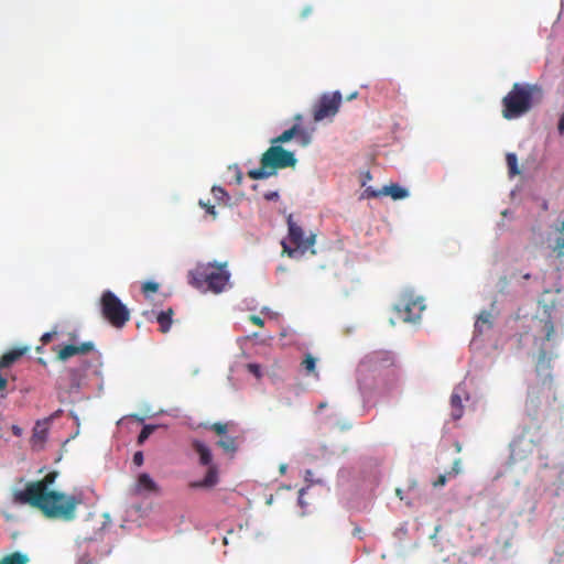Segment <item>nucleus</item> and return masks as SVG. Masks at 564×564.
Returning <instances> with one entry per match:
<instances>
[{
  "label": "nucleus",
  "mask_w": 564,
  "mask_h": 564,
  "mask_svg": "<svg viewBox=\"0 0 564 564\" xmlns=\"http://www.w3.org/2000/svg\"><path fill=\"white\" fill-rule=\"evenodd\" d=\"M132 460L135 466L140 467L144 460L142 452H135Z\"/></svg>",
  "instance_id": "obj_37"
},
{
  "label": "nucleus",
  "mask_w": 564,
  "mask_h": 564,
  "mask_svg": "<svg viewBox=\"0 0 564 564\" xmlns=\"http://www.w3.org/2000/svg\"><path fill=\"white\" fill-rule=\"evenodd\" d=\"M288 225L290 241L295 245L297 249L306 251L314 245L315 236L311 235L310 237L304 238L303 229L292 220V216H289Z\"/></svg>",
  "instance_id": "obj_11"
},
{
  "label": "nucleus",
  "mask_w": 564,
  "mask_h": 564,
  "mask_svg": "<svg viewBox=\"0 0 564 564\" xmlns=\"http://www.w3.org/2000/svg\"><path fill=\"white\" fill-rule=\"evenodd\" d=\"M464 414V406L460 395L454 391L451 395V416L453 420H459Z\"/></svg>",
  "instance_id": "obj_18"
},
{
  "label": "nucleus",
  "mask_w": 564,
  "mask_h": 564,
  "mask_svg": "<svg viewBox=\"0 0 564 564\" xmlns=\"http://www.w3.org/2000/svg\"><path fill=\"white\" fill-rule=\"evenodd\" d=\"M46 437H47L46 423L45 422L44 423L36 422L35 426L33 429V434H32V438H31L33 447H36V446L42 447Z\"/></svg>",
  "instance_id": "obj_17"
},
{
  "label": "nucleus",
  "mask_w": 564,
  "mask_h": 564,
  "mask_svg": "<svg viewBox=\"0 0 564 564\" xmlns=\"http://www.w3.org/2000/svg\"><path fill=\"white\" fill-rule=\"evenodd\" d=\"M28 347H19L13 348L2 355V357L0 358V391H3L8 384L6 373L3 375L2 371L11 367L15 361H18L22 356H24L28 352Z\"/></svg>",
  "instance_id": "obj_12"
},
{
  "label": "nucleus",
  "mask_w": 564,
  "mask_h": 564,
  "mask_svg": "<svg viewBox=\"0 0 564 564\" xmlns=\"http://www.w3.org/2000/svg\"><path fill=\"white\" fill-rule=\"evenodd\" d=\"M447 479L446 475H440L438 478L433 482L434 487H442L445 486Z\"/></svg>",
  "instance_id": "obj_39"
},
{
  "label": "nucleus",
  "mask_w": 564,
  "mask_h": 564,
  "mask_svg": "<svg viewBox=\"0 0 564 564\" xmlns=\"http://www.w3.org/2000/svg\"><path fill=\"white\" fill-rule=\"evenodd\" d=\"M30 558L22 552H13L0 558V564H28Z\"/></svg>",
  "instance_id": "obj_20"
},
{
  "label": "nucleus",
  "mask_w": 564,
  "mask_h": 564,
  "mask_svg": "<svg viewBox=\"0 0 564 564\" xmlns=\"http://www.w3.org/2000/svg\"><path fill=\"white\" fill-rule=\"evenodd\" d=\"M297 160L293 152L272 144L261 156L260 167L248 171L251 180H264L276 174L278 170L294 167Z\"/></svg>",
  "instance_id": "obj_3"
},
{
  "label": "nucleus",
  "mask_w": 564,
  "mask_h": 564,
  "mask_svg": "<svg viewBox=\"0 0 564 564\" xmlns=\"http://www.w3.org/2000/svg\"><path fill=\"white\" fill-rule=\"evenodd\" d=\"M303 492H304V490H303V489H302V490H300V498L302 497Z\"/></svg>",
  "instance_id": "obj_50"
},
{
  "label": "nucleus",
  "mask_w": 564,
  "mask_h": 564,
  "mask_svg": "<svg viewBox=\"0 0 564 564\" xmlns=\"http://www.w3.org/2000/svg\"><path fill=\"white\" fill-rule=\"evenodd\" d=\"M212 193L214 198L218 202H224L228 197L227 192L220 186H213Z\"/></svg>",
  "instance_id": "obj_28"
},
{
  "label": "nucleus",
  "mask_w": 564,
  "mask_h": 564,
  "mask_svg": "<svg viewBox=\"0 0 564 564\" xmlns=\"http://www.w3.org/2000/svg\"><path fill=\"white\" fill-rule=\"evenodd\" d=\"M492 325L494 315L488 311H482L475 323V333L477 335H482L491 329Z\"/></svg>",
  "instance_id": "obj_16"
},
{
  "label": "nucleus",
  "mask_w": 564,
  "mask_h": 564,
  "mask_svg": "<svg viewBox=\"0 0 564 564\" xmlns=\"http://www.w3.org/2000/svg\"><path fill=\"white\" fill-rule=\"evenodd\" d=\"M549 247L556 258H564V223L556 228L554 238H549Z\"/></svg>",
  "instance_id": "obj_15"
},
{
  "label": "nucleus",
  "mask_w": 564,
  "mask_h": 564,
  "mask_svg": "<svg viewBox=\"0 0 564 564\" xmlns=\"http://www.w3.org/2000/svg\"><path fill=\"white\" fill-rule=\"evenodd\" d=\"M556 400V389L553 380L545 378L541 383L530 387L525 402L527 414L536 419L541 413L551 410Z\"/></svg>",
  "instance_id": "obj_5"
},
{
  "label": "nucleus",
  "mask_w": 564,
  "mask_h": 564,
  "mask_svg": "<svg viewBox=\"0 0 564 564\" xmlns=\"http://www.w3.org/2000/svg\"><path fill=\"white\" fill-rule=\"evenodd\" d=\"M424 310L425 304L422 296L415 295L412 291H404L393 305L392 322L416 323L421 319Z\"/></svg>",
  "instance_id": "obj_6"
},
{
  "label": "nucleus",
  "mask_w": 564,
  "mask_h": 564,
  "mask_svg": "<svg viewBox=\"0 0 564 564\" xmlns=\"http://www.w3.org/2000/svg\"><path fill=\"white\" fill-rule=\"evenodd\" d=\"M279 198L278 192H268L264 194V199L267 200H276Z\"/></svg>",
  "instance_id": "obj_40"
},
{
  "label": "nucleus",
  "mask_w": 564,
  "mask_h": 564,
  "mask_svg": "<svg viewBox=\"0 0 564 564\" xmlns=\"http://www.w3.org/2000/svg\"><path fill=\"white\" fill-rule=\"evenodd\" d=\"M312 12V8L311 7H306L302 10L301 12V18H307Z\"/></svg>",
  "instance_id": "obj_43"
},
{
  "label": "nucleus",
  "mask_w": 564,
  "mask_h": 564,
  "mask_svg": "<svg viewBox=\"0 0 564 564\" xmlns=\"http://www.w3.org/2000/svg\"><path fill=\"white\" fill-rule=\"evenodd\" d=\"M217 445L223 448L224 452L234 455L238 451L237 438L225 435L218 442Z\"/></svg>",
  "instance_id": "obj_21"
},
{
  "label": "nucleus",
  "mask_w": 564,
  "mask_h": 564,
  "mask_svg": "<svg viewBox=\"0 0 564 564\" xmlns=\"http://www.w3.org/2000/svg\"><path fill=\"white\" fill-rule=\"evenodd\" d=\"M159 290V283L153 281H147L142 284V292L144 295H149V293H155Z\"/></svg>",
  "instance_id": "obj_29"
},
{
  "label": "nucleus",
  "mask_w": 564,
  "mask_h": 564,
  "mask_svg": "<svg viewBox=\"0 0 564 564\" xmlns=\"http://www.w3.org/2000/svg\"><path fill=\"white\" fill-rule=\"evenodd\" d=\"M456 449H457V452H460V445H459V443H456Z\"/></svg>",
  "instance_id": "obj_49"
},
{
  "label": "nucleus",
  "mask_w": 564,
  "mask_h": 564,
  "mask_svg": "<svg viewBox=\"0 0 564 564\" xmlns=\"http://www.w3.org/2000/svg\"><path fill=\"white\" fill-rule=\"evenodd\" d=\"M77 564H93V560L88 555H85L78 560Z\"/></svg>",
  "instance_id": "obj_42"
},
{
  "label": "nucleus",
  "mask_w": 564,
  "mask_h": 564,
  "mask_svg": "<svg viewBox=\"0 0 564 564\" xmlns=\"http://www.w3.org/2000/svg\"><path fill=\"white\" fill-rule=\"evenodd\" d=\"M341 94L339 91L323 94L313 107V118L316 122L327 118H333L341 105Z\"/></svg>",
  "instance_id": "obj_9"
},
{
  "label": "nucleus",
  "mask_w": 564,
  "mask_h": 564,
  "mask_svg": "<svg viewBox=\"0 0 564 564\" xmlns=\"http://www.w3.org/2000/svg\"><path fill=\"white\" fill-rule=\"evenodd\" d=\"M285 470H286V466H285V465H282V466L280 467V471H281V474H284V473H285Z\"/></svg>",
  "instance_id": "obj_47"
},
{
  "label": "nucleus",
  "mask_w": 564,
  "mask_h": 564,
  "mask_svg": "<svg viewBox=\"0 0 564 564\" xmlns=\"http://www.w3.org/2000/svg\"><path fill=\"white\" fill-rule=\"evenodd\" d=\"M95 345L91 341L82 343L80 345H66L57 351L56 358L59 361H66L75 355H85L94 350Z\"/></svg>",
  "instance_id": "obj_14"
},
{
  "label": "nucleus",
  "mask_w": 564,
  "mask_h": 564,
  "mask_svg": "<svg viewBox=\"0 0 564 564\" xmlns=\"http://www.w3.org/2000/svg\"><path fill=\"white\" fill-rule=\"evenodd\" d=\"M542 99V89L538 85L513 84L511 90L502 99V116L511 120L529 112L533 104Z\"/></svg>",
  "instance_id": "obj_2"
},
{
  "label": "nucleus",
  "mask_w": 564,
  "mask_h": 564,
  "mask_svg": "<svg viewBox=\"0 0 564 564\" xmlns=\"http://www.w3.org/2000/svg\"><path fill=\"white\" fill-rule=\"evenodd\" d=\"M212 430L217 434V435H220L221 437L227 435V431H228V426L227 424L225 423H220V422H217V423H214L212 425Z\"/></svg>",
  "instance_id": "obj_31"
},
{
  "label": "nucleus",
  "mask_w": 564,
  "mask_h": 564,
  "mask_svg": "<svg viewBox=\"0 0 564 564\" xmlns=\"http://www.w3.org/2000/svg\"><path fill=\"white\" fill-rule=\"evenodd\" d=\"M247 369L250 373H252L257 378H260L262 376L261 367L258 364H248Z\"/></svg>",
  "instance_id": "obj_34"
},
{
  "label": "nucleus",
  "mask_w": 564,
  "mask_h": 564,
  "mask_svg": "<svg viewBox=\"0 0 564 564\" xmlns=\"http://www.w3.org/2000/svg\"><path fill=\"white\" fill-rule=\"evenodd\" d=\"M56 477V471H50L42 479L28 482L24 490L13 492V502L36 508L48 519L73 521L82 498L50 490L48 487L54 484Z\"/></svg>",
  "instance_id": "obj_1"
},
{
  "label": "nucleus",
  "mask_w": 564,
  "mask_h": 564,
  "mask_svg": "<svg viewBox=\"0 0 564 564\" xmlns=\"http://www.w3.org/2000/svg\"><path fill=\"white\" fill-rule=\"evenodd\" d=\"M192 448L198 455L199 464L207 467L206 475L200 480L189 482L192 489H212L219 482V469L216 464L213 463V454L208 445L203 441L193 440Z\"/></svg>",
  "instance_id": "obj_7"
},
{
  "label": "nucleus",
  "mask_w": 564,
  "mask_h": 564,
  "mask_svg": "<svg viewBox=\"0 0 564 564\" xmlns=\"http://www.w3.org/2000/svg\"><path fill=\"white\" fill-rule=\"evenodd\" d=\"M161 488L148 473L138 475L135 482L131 487L133 496L160 495Z\"/></svg>",
  "instance_id": "obj_10"
},
{
  "label": "nucleus",
  "mask_w": 564,
  "mask_h": 564,
  "mask_svg": "<svg viewBox=\"0 0 564 564\" xmlns=\"http://www.w3.org/2000/svg\"><path fill=\"white\" fill-rule=\"evenodd\" d=\"M525 444H527V441L523 437H518L511 443V445H510L511 458L513 460L523 459L525 457L524 451L522 448L523 445H525Z\"/></svg>",
  "instance_id": "obj_24"
},
{
  "label": "nucleus",
  "mask_w": 564,
  "mask_h": 564,
  "mask_svg": "<svg viewBox=\"0 0 564 564\" xmlns=\"http://www.w3.org/2000/svg\"><path fill=\"white\" fill-rule=\"evenodd\" d=\"M153 431H154V426H152V425L143 426V429L141 430V432L138 436V443L143 444L150 437V435L153 433Z\"/></svg>",
  "instance_id": "obj_27"
},
{
  "label": "nucleus",
  "mask_w": 564,
  "mask_h": 564,
  "mask_svg": "<svg viewBox=\"0 0 564 564\" xmlns=\"http://www.w3.org/2000/svg\"><path fill=\"white\" fill-rule=\"evenodd\" d=\"M57 333L54 330V332H47L45 334L42 335L41 337V341L43 345H46L48 344L53 338L54 336L56 335Z\"/></svg>",
  "instance_id": "obj_36"
},
{
  "label": "nucleus",
  "mask_w": 564,
  "mask_h": 564,
  "mask_svg": "<svg viewBox=\"0 0 564 564\" xmlns=\"http://www.w3.org/2000/svg\"><path fill=\"white\" fill-rule=\"evenodd\" d=\"M249 321L252 324H254L257 326H260V327H262L264 325V321L260 316H258V315H250L249 316Z\"/></svg>",
  "instance_id": "obj_38"
},
{
  "label": "nucleus",
  "mask_w": 564,
  "mask_h": 564,
  "mask_svg": "<svg viewBox=\"0 0 564 564\" xmlns=\"http://www.w3.org/2000/svg\"><path fill=\"white\" fill-rule=\"evenodd\" d=\"M460 458H457L454 460L453 463V466H452V470L448 473V475H453V476H456L460 473Z\"/></svg>",
  "instance_id": "obj_35"
},
{
  "label": "nucleus",
  "mask_w": 564,
  "mask_h": 564,
  "mask_svg": "<svg viewBox=\"0 0 564 564\" xmlns=\"http://www.w3.org/2000/svg\"><path fill=\"white\" fill-rule=\"evenodd\" d=\"M70 389L78 390L85 377V368H70L67 370Z\"/></svg>",
  "instance_id": "obj_19"
},
{
  "label": "nucleus",
  "mask_w": 564,
  "mask_h": 564,
  "mask_svg": "<svg viewBox=\"0 0 564 564\" xmlns=\"http://www.w3.org/2000/svg\"><path fill=\"white\" fill-rule=\"evenodd\" d=\"M284 252H286L290 257H293V254L296 252V249L289 248L285 243H283Z\"/></svg>",
  "instance_id": "obj_44"
},
{
  "label": "nucleus",
  "mask_w": 564,
  "mask_h": 564,
  "mask_svg": "<svg viewBox=\"0 0 564 564\" xmlns=\"http://www.w3.org/2000/svg\"><path fill=\"white\" fill-rule=\"evenodd\" d=\"M199 206L206 210L208 215L213 217V219L217 218V212L214 205H212L209 202H204L203 199L199 200Z\"/></svg>",
  "instance_id": "obj_30"
},
{
  "label": "nucleus",
  "mask_w": 564,
  "mask_h": 564,
  "mask_svg": "<svg viewBox=\"0 0 564 564\" xmlns=\"http://www.w3.org/2000/svg\"><path fill=\"white\" fill-rule=\"evenodd\" d=\"M224 264H199L191 271V284L198 290H209L214 293L221 292L229 282L230 273Z\"/></svg>",
  "instance_id": "obj_4"
},
{
  "label": "nucleus",
  "mask_w": 564,
  "mask_h": 564,
  "mask_svg": "<svg viewBox=\"0 0 564 564\" xmlns=\"http://www.w3.org/2000/svg\"><path fill=\"white\" fill-rule=\"evenodd\" d=\"M506 162H507L509 175L511 177L520 174V170L518 166V158L514 153H508L506 155Z\"/></svg>",
  "instance_id": "obj_25"
},
{
  "label": "nucleus",
  "mask_w": 564,
  "mask_h": 564,
  "mask_svg": "<svg viewBox=\"0 0 564 564\" xmlns=\"http://www.w3.org/2000/svg\"><path fill=\"white\" fill-rule=\"evenodd\" d=\"M302 366L307 375H314L315 377H318L316 372V359L311 354L305 356L302 361Z\"/></svg>",
  "instance_id": "obj_26"
},
{
  "label": "nucleus",
  "mask_w": 564,
  "mask_h": 564,
  "mask_svg": "<svg viewBox=\"0 0 564 564\" xmlns=\"http://www.w3.org/2000/svg\"><path fill=\"white\" fill-rule=\"evenodd\" d=\"M300 132V126L294 124L292 128L285 130L283 133L271 140L274 145H281L282 143L289 142Z\"/></svg>",
  "instance_id": "obj_22"
},
{
  "label": "nucleus",
  "mask_w": 564,
  "mask_h": 564,
  "mask_svg": "<svg viewBox=\"0 0 564 564\" xmlns=\"http://www.w3.org/2000/svg\"><path fill=\"white\" fill-rule=\"evenodd\" d=\"M543 330L545 332L544 339L551 340L553 333H554V326L551 321H546L543 325Z\"/></svg>",
  "instance_id": "obj_33"
},
{
  "label": "nucleus",
  "mask_w": 564,
  "mask_h": 564,
  "mask_svg": "<svg viewBox=\"0 0 564 564\" xmlns=\"http://www.w3.org/2000/svg\"><path fill=\"white\" fill-rule=\"evenodd\" d=\"M327 406V403L326 402H321L318 405H317V411H322L324 410L325 408Z\"/></svg>",
  "instance_id": "obj_45"
},
{
  "label": "nucleus",
  "mask_w": 564,
  "mask_h": 564,
  "mask_svg": "<svg viewBox=\"0 0 564 564\" xmlns=\"http://www.w3.org/2000/svg\"><path fill=\"white\" fill-rule=\"evenodd\" d=\"M296 137L299 138L300 143L303 147L308 145L311 142V135L301 127H300V132H297Z\"/></svg>",
  "instance_id": "obj_32"
},
{
  "label": "nucleus",
  "mask_w": 564,
  "mask_h": 564,
  "mask_svg": "<svg viewBox=\"0 0 564 564\" xmlns=\"http://www.w3.org/2000/svg\"><path fill=\"white\" fill-rule=\"evenodd\" d=\"M383 195L391 196L394 200H398L408 197L409 192L398 184L386 185L380 189L367 187L364 192V196L367 198H377Z\"/></svg>",
  "instance_id": "obj_13"
},
{
  "label": "nucleus",
  "mask_w": 564,
  "mask_h": 564,
  "mask_svg": "<svg viewBox=\"0 0 564 564\" xmlns=\"http://www.w3.org/2000/svg\"><path fill=\"white\" fill-rule=\"evenodd\" d=\"M356 97H357V93H352V94L348 97V99H349V100H351V99H354V98H356Z\"/></svg>",
  "instance_id": "obj_48"
},
{
  "label": "nucleus",
  "mask_w": 564,
  "mask_h": 564,
  "mask_svg": "<svg viewBox=\"0 0 564 564\" xmlns=\"http://www.w3.org/2000/svg\"><path fill=\"white\" fill-rule=\"evenodd\" d=\"M12 430H13V433H14L15 435H18V436H19V435H21V429H20V427H18V426H13V427H12Z\"/></svg>",
  "instance_id": "obj_46"
},
{
  "label": "nucleus",
  "mask_w": 564,
  "mask_h": 564,
  "mask_svg": "<svg viewBox=\"0 0 564 564\" xmlns=\"http://www.w3.org/2000/svg\"><path fill=\"white\" fill-rule=\"evenodd\" d=\"M172 315H173V310L172 308H167L166 311H162L158 317H156V321L160 325V330L162 333H167L171 328V325H172Z\"/></svg>",
  "instance_id": "obj_23"
},
{
  "label": "nucleus",
  "mask_w": 564,
  "mask_h": 564,
  "mask_svg": "<svg viewBox=\"0 0 564 564\" xmlns=\"http://www.w3.org/2000/svg\"><path fill=\"white\" fill-rule=\"evenodd\" d=\"M100 307L104 318L116 328L123 327L130 319L128 307L109 290L102 293Z\"/></svg>",
  "instance_id": "obj_8"
},
{
  "label": "nucleus",
  "mask_w": 564,
  "mask_h": 564,
  "mask_svg": "<svg viewBox=\"0 0 564 564\" xmlns=\"http://www.w3.org/2000/svg\"><path fill=\"white\" fill-rule=\"evenodd\" d=\"M560 134H564V113L561 116L557 124Z\"/></svg>",
  "instance_id": "obj_41"
}]
</instances>
